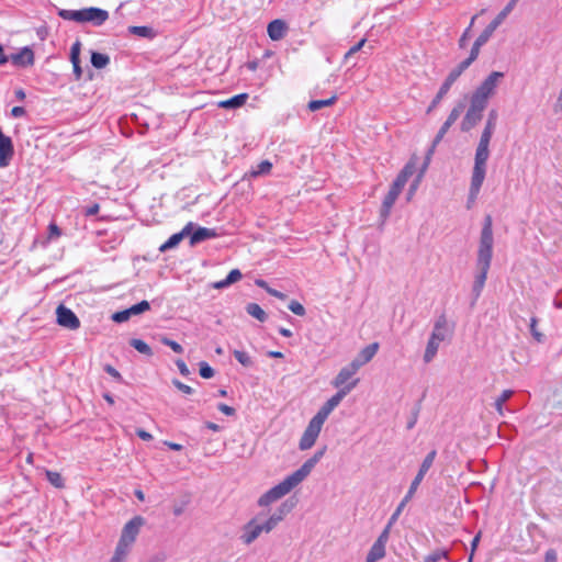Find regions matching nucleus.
<instances>
[{
	"instance_id": "nucleus-48",
	"label": "nucleus",
	"mask_w": 562,
	"mask_h": 562,
	"mask_svg": "<svg viewBox=\"0 0 562 562\" xmlns=\"http://www.w3.org/2000/svg\"><path fill=\"white\" fill-rule=\"evenodd\" d=\"M200 375L204 379L214 376V370L204 361L200 362Z\"/></svg>"
},
{
	"instance_id": "nucleus-35",
	"label": "nucleus",
	"mask_w": 562,
	"mask_h": 562,
	"mask_svg": "<svg viewBox=\"0 0 562 562\" xmlns=\"http://www.w3.org/2000/svg\"><path fill=\"white\" fill-rule=\"evenodd\" d=\"M512 390H504L502 394L495 400V408L499 415H504V404L513 396Z\"/></svg>"
},
{
	"instance_id": "nucleus-24",
	"label": "nucleus",
	"mask_w": 562,
	"mask_h": 562,
	"mask_svg": "<svg viewBox=\"0 0 562 562\" xmlns=\"http://www.w3.org/2000/svg\"><path fill=\"white\" fill-rule=\"evenodd\" d=\"M247 100H248V94L240 93V94L234 95L231 99L220 102L218 105L221 108H225V109H237V108H240L241 105H244Z\"/></svg>"
},
{
	"instance_id": "nucleus-59",
	"label": "nucleus",
	"mask_w": 562,
	"mask_h": 562,
	"mask_svg": "<svg viewBox=\"0 0 562 562\" xmlns=\"http://www.w3.org/2000/svg\"><path fill=\"white\" fill-rule=\"evenodd\" d=\"M176 366H177L179 372L183 376H188L190 374V370L183 360H181V359L176 360Z\"/></svg>"
},
{
	"instance_id": "nucleus-4",
	"label": "nucleus",
	"mask_w": 562,
	"mask_h": 562,
	"mask_svg": "<svg viewBox=\"0 0 562 562\" xmlns=\"http://www.w3.org/2000/svg\"><path fill=\"white\" fill-rule=\"evenodd\" d=\"M436 456H437V451L436 450H431L425 457V459L423 460L416 476L414 477V480L411 483V486H409L405 497L402 499V502L398 504L397 508L395 509V512L391 516V520L392 521H396L397 520L398 516L401 515V513L404 509V507L406 506V504L412 499V497L414 496L415 492L417 491L419 484L424 480L426 473L432 467L434 461L436 459Z\"/></svg>"
},
{
	"instance_id": "nucleus-53",
	"label": "nucleus",
	"mask_w": 562,
	"mask_h": 562,
	"mask_svg": "<svg viewBox=\"0 0 562 562\" xmlns=\"http://www.w3.org/2000/svg\"><path fill=\"white\" fill-rule=\"evenodd\" d=\"M243 274L238 269H233L226 277L227 283H235L241 279Z\"/></svg>"
},
{
	"instance_id": "nucleus-60",
	"label": "nucleus",
	"mask_w": 562,
	"mask_h": 562,
	"mask_svg": "<svg viewBox=\"0 0 562 562\" xmlns=\"http://www.w3.org/2000/svg\"><path fill=\"white\" fill-rule=\"evenodd\" d=\"M434 328L435 329L446 330V328H447V318H446L445 315H440L437 318V321L435 322Z\"/></svg>"
},
{
	"instance_id": "nucleus-45",
	"label": "nucleus",
	"mask_w": 562,
	"mask_h": 562,
	"mask_svg": "<svg viewBox=\"0 0 562 562\" xmlns=\"http://www.w3.org/2000/svg\"><path fill=\"white\" fill-rule=\"evenodd\" d=\"M537 323H538V319L536 317H531L530 319V333L532 335V337L538 341V342H542L543 341V334H541L538 329H537Z\"/></svg>"
},
{
	"instance_id": "nucleus-18",
	"label": "nucleus",
	"mask_w": 562,
	"mask_h": 562,
	"mask_svg": "<svg viewBox=\"0 0 562 562\" xmlns=\"http://www.w3.org/2000/svg\"><path fill=\"white\" fill-rule=\"evenodd\" d=\"M358 370L359 369L356 368V364L350 362L348 366L340 369L331 384L340 390L345 385L349 384L347 383L348 380H350L358 372Z\"/></svg>"
},
{
	"instance_id": "nucleus-19",
	"label": "nucleus",
	"mask_w": 562,
	"mask_h": 562,
	"mask_svg": "<svg viewBox=\"0 0 562 562\" xmlns=\"http://www.w3.org/2000/svg\"><path fill=\"white\" fill-rule=\"evenodd\" d=\"M267 32L272 41H279L286 33V24L282 20H273L268 24Z\"/></svg>"
},
{
	"instance_id": "nucleus-11",
	"label": "nucleus",
	"mask_w": 562,
	"mask_h": 562,
	"mask_svg": "<svg viewBox=\"0 0 562 562\" xmlns=\"http://www.w3.org/2000/svg\"><path fill=\"white\" fill-rule=\"evenodd\" d=\"M291 509L292 505L284 502L268 517L261 514V526L265 528V533L271 532L285 518Z\"/></svg>"
},
{
	"instance_id": "nucleus-2",
	"label": "nucleus",
	"mask_w": 562,
	"mask_h": 562,
	"mask_svg": "<svg viewBox=\"0 0 562 562\" xmlns=\"http://www.w3.org/2000/svg\"><path fill=\"white\" fill-rule=\"evenodd\" d=\"M493 246L494 237L492 217L490 215H486L481 231L476 256L477 271L475 273L472 286V292L475 299H477L481 295L483 288L485 285V281L487 279V273L493 258Z\"/></svg>"
},
{
	"instance_id": "nucleus-42",
	"label": "nucleus",
	"mask_w": 562,
	"mask_h": 562,
	"mask_svg": "<svg viewBox=\"0 0 562 562\" xmlns=\"http://www.w3.org/2000/svg\"><path fill=\"white\" fill-rule=\"evenodd\" d=\"M463 109H464V104L463 103L457 104L451 110L450 114L448 115V117L446 120V123L451 126L459 119V116L462 113Z\"/></svg>"
},
{
	"instance_id": "nucleus-58",
	"label": "nucleus",
	"mask_w": 562,
	"mask_h": 562,
	"mask_svg": "<svg viewBox=\"0 0 562 562\" xmlns=\"http://www.w3.org/2000/svg\"><path fill=\"white\" fill-rule=\"evenodd\" d=\"M430 338L438 342H441L446 339V330L434 328Z\"/></svg>"
},
{
	"instance_id": "nucleus-56",
	"label": "nucleus",
	"mask_w": 562,
	"mask_h": 562,
	"mask_svg": "<svg viewBox=\"0 0 562 562\" xmlns=\"http://www.w3.org/2000/svg\"><path fill=\"white\" fill-rule=\"evenodd\" d=\"M128 553L121 551L119 549H115L113 557L111 558L110 562H125Z\"/></svg>"
},
{
	"instance_id": "nucleus-13",
	"label": "nucleus",
	"mask_w": 562,
	"mask_h": 562,
	"mask_svg": "<svg viewBox=\"0 0 562 562\" xmlns=\"http://www.w3.org/2000/svg\"><path fill=\"white\" fill-rule=\"evenodd\" d=\"M486 176V170L474 168L472 169L469 194H468V203L467 207L471 209L472 204L476 201L482 184L484 182Z\"/></svg>"
},
{
	"instance_id": "nucleus-46",
	"label": "nucleus",
	"mask_w": 562,
	"mask_h": 562,
	"mask_svg": "<svg viewBox=\"0 0 562 562\" xmlns=\"http://www.w3.org/2000/svg\"><path fill=\"white\" fill-rule=\"evenodd\" d=\"M367 40L362 38L357 44H355L352 47L349 48V50L345 54L344 59L345 61H348V59L353 56L356 53H358L366 44Z\"/></svg>"
},
{
	"instance_id": "nucleus-41",
	"label": "nucleus",
	"mask_w": 562,
	"mask_h": 562,
	"mask_svg": "<svg viewBox=\"0 0 562 562\" xmlns=\"http://www.w3.org/2000/svg\"><path fill=\"white\" fill-rule=\"evenodd\" d=\"M234 357L244 367L248 368L254 364L251 357L245 351L234 350Z\"/></svg>"
},
{
	"instance_id": "nucleus-26",
	"label": "nucleus",
	"mask_w": 562,
	"mask_h": 562,
	"mask_svg": "<svg viewBox=\"0 0 562 562\" xmlns=\"http://www.w3.org/2000/svg\"><path fill=\"white\" fill-rule=\"evenodd\" d=\"M439 345H440V342H438L429 337V340L427 342V346H426V349L424 352V361L426 363H429L434 360V358L436 357V355L438 352Z\"/></svg>"
},
{
	"instance_id": "nucleus-25",
	"label": "nucleus",
	"mask_w": 562,
	"mask_h": 562,
	"mask_svg": "<svg viewBox=\"0 0 562 562\" xmlns=\"http://www.w3.org/2000/svg\"><path fill=\"white\" fill-rule=\"evenodd\" d=\"M385 555V547L384 544L380 543H373L370 551L367 554L366 561L367 562H376L384 558Z\"/></svg>"
},
{
	"instance_id": "nucleus-63",
	"label": "nucleus",
	"mask_w": 562,
	"mask_h": 562,
	"mask_svg": "<svg viewBox=\"0 0 562 562\" xmlns=\"http://www.w3.org/2000/svg\"><path fill=\"white\" fill-rule=\"evenodd\" d=\"M218 411H221L223 414L227 415V416H232L235 414V409L232 407V406H228L226 404H220L217 406Z\"/></svg>"
},
{
	"instance_id": "nucleus-57",
	"label": "nucleus",
	"mask_w": 562,
	"mask_h": 562,
	"mask_svg": "<svg viewBox=\"0 0 562 562\" xmlns=\"http://www.w3.org/2000/svg\"><path fill=\"white\" fill-rule=\"evenodd\" d=\"M74 68V75L76 80H80L82 77V68L80 66V59L70 60Z\"/></svg>"
},
{
	"instance_id": "nucleus-1",
	"label": "nucleus",
	"mask_w": 562,
	"mask_h": 562,
	"mask_svg": "<svg viewBox=\"0 0 562 562\" xmlns=\"http://www.w3.org/2000/svg\"><path fill=\"white\" fill-rule=\"evenodd\" d=\"M326 447L317 450L314 456L307 459L296 471L263 493L258 499V505L260 507H267L289 494L310 475L315 465L324 457Z\"/></svg>"
},
{
	"instance_id": "nucleus-31",
	"label": "nucleus",
	"mask_w": 562,
	"mask_h": 562,
	"mask_svg": "<svg viewBox=\"0 0 562 562\" xmlns=\"http://www.w3.org/2000/svg\"><path fill=\"white\" fill-rule=\"evenodd\" d=\"M272 169V164L269 160H262L259 162L256 167H254L250 171V176L256 178L259 176L268 175L270 173Z\"/></svg>"
},
{
	"instance_id": "nucleus-54",
	"label": "nucleus",
	"mask_w": 562,
	"mask_h": 562,
	"mask_svg": "<svg viewBox=\"0 0 562 562\" xmlns=\"http://www.w3.org/2000/svg\"><path fill=\"white\" fill-rule=\"evenodd\" d=\"M172 383L179 391H181L184 394L190 395L193 393V389L191 386L180 382L179 380H173Z\"/></svg>"
},
{
	"instance_id": "nucleus-40",
	"label": "nucleus",
	"mask_w": 562,
	"mask_h": 562,
	"mask_svg": "<svg viewBox=\"0 0 562 562\" xmlns=\"http://www.w3.org/2000/svg\"><path fill=\"white\" fill-rule=\"evenodd\" d=\"M477 56L479 53L471 48L470 56L467 59L462 60L457 67H454V69L462 75V72L471 66V64L477 58Z\"/></svg>"
},
{
	"instance_id": "nucleus-16",
	"label": "nucleus",
	"mask_w": 562,
	"mask_h": 562,
	"mask_svg": "<svg viewBox=\"0 0 562 562\" xmlns=\"http://www.w3.org/2000/svg\"><path fill=\"white\" fill-rule=\"evenodd\" d=\"M414 171H415L414 164L413 162L406 164L405 167L401 170V172L397 175V177L393 181L390 189L395 191L396 193L401 194L403 188L407 183L408 179L413 176Z\"/></svg>"
},
{
	"instance_id": "nucleus-3",
	"label": "nucleus",
	"mask_w": 562,
	"mask_h": 562,
	"mask_svg": "<svg viewBox=\"0 0 562 562\" xmlns=\"http://www.w3.org/2000/svg\"><path fill=\"white\" fill-rule=\"evenodd\" d=\"M58 15L67 21H75L79 23L91 22L95 26L102 25L109 19V12L100 8H86L81 10H66L61 9Z\"/></svg>"
},
{
	"instance_id": "nucleus-37",
	"label": "nucleus",
	"mask_w": 562,
	"mask_h": 562,
	"mask_svg": "<svg viewBox=\"0 0 562 562\" xmlns=\"http://www.w3.org/2000/svg\"><path fill=\"white\" fill-rule=\"evenodd\" d=\"M47 481L57 488H63L65 486L64 479L60 473L55 471H46Z\"/></svg>"
},
{
	"instance_id": "nucleus-43",
	"label": "nucleus",
	"mask_w": 562,
	"mask_h": 562,
	"mask_svg": "<svg viewBox=\"0 0 562 562\" xmlns=\"http://www.w3.org/2000/svg\"><path fill=\"white\" fill-rule=\"evenodd\" d=\"M160 342L165 346H168L170 347L175 352L177 353H182L183 352V348L180 344H178L177 341L166 337V336H162L160 338Z\"/></svg>"
},
{
	"instance_id": "nucleus-55",
	"label": "nucleus",
	"mask_w": 562,
	"mask_h": 562,
	"mask_svg": "<svg viewBox=\"0 0 562 562\" xmlns=\"http://www.w3.org/2000/svg\"><path fill=\"white\" fill-rule=\"evenodd\" d=\"M461 76L454 68L449 72L446 80L443 81L445 85L451 88V86L456 82V80Z\"/></svg>"
},
{
	"instance_id": "nucleus-51",
	"label": "nucleus",
	"mask_w": 562,
	"mask_h": 562,
	"mask_svg": "<svg viewBox=\"0 0 562 562\" xmlns=\"http://www.w3.org/2000/svg\"><path fill=\"white\" fill-rule=\"evenodd\" d=\"M448 552L447 551H436L428 557H426L425 562H438L439 560L447 558Z\"/></svg>"
},
{
	"instance_id": "nucleus-61",
	"label": "nucleus",
	"mask_w": 562,
	"mask_h": 562,
	"mask_svg": "<svg viewBox=\"0 0 562 562\" xmlns=\"http://www.w3.org/2000/svg\"><path fill=\"white\" fill-rule=\"evenodd\" d=\"M470 36H471L470 27H468V29H465V31L463 32V34L459 38V47L460 48H464L467 46V43H468Z\"/></svg>"
},
{
	"instance_id": "nucleus-50",
	"label": "nucleus",
	"mask_w": 562,
	"mask_h": 562,
	"mask_svg": "<svg viewBox=\"0 0 562 562\" xmlns=\"http://www.w3.org/2000/svg\"><path fill=\"white\" fill-rule=\"evenodd\" d=\"M132 316V313L130 312V308L116 312L113 314L112 319L116 323H123L126 322Z\"/></svg>"
},
{
	"instance_id": "nucleus-64",
	"label": "nucleus",
	"mask_w": 562,
	"mask_h": 562,
	"mask_svg": "<svg viewBox=\"0 0 562 562\" xmlns=\"http://www.w3.org/2000/svg\"><path fill=\"white\" fill-rule=\"evenodd\" d=\"M558 559L557 552L553 549H549L544 554V562H555Z\"/></svg>"
},
{
	"instance_id": "nucleus-6",
	"label": "nucleus",
	"mask_w": 562,
	"mask_h": 562,
	"mask_svg": "<svg viewBox=\"0 0 562 562\" xmlns=\"http://www.w3.org/2000/svg\"><path fill=\"white\" fill-rule=\"evenodd\" d=\"M504 78V72L492 71L472 93L471 99L487 105L488 99L494 95L498 82Z\"/></svg>"
},
{
	"instance_id": "nucleus-47",
	"label": "nucleus",
	"mask_w": 562,
	"mask_h": 562,
	"mask_svg": "<svg viewBox=\"0 0 562 562\" xmlns=\"http://www.w3.org/2000/svg\"><path fill=\"white\" fill-rule=\"evenodd\" d=\"M289 310L297 316L305 315V307L297 301H291L289 304Z\"/></svg>"
},
{
	"instance_id": "nucleus-30",
	"label": "nucleus",
	"mask_w": 562,
	"mask_h": 562,
	"mask_svg": "<svg viewBox=\"0 0 562 562\" xmlns=\"http://www.w3.org/2000/svg\"><path fill=\"white\" fill-rule=\"evenodd\" d=\"M246 312L258 319L259 322H265L267 319V313L260 307L257 303H249L246 306Z\"/></svg>"
},
{
	"instance_id": "nucleus-14",
	"label": "nucleus",
	"mask_w": 562,
	"mask_h": 562,
	"mask_svg": "<svg viewBox=\"0 0 562 562\" xmlns=\"http://www.w3.org/2000/svg\"><path fill=\"white\" fill-rule=\"evenodd\" d=\"M57 323L61 327L70 330L78 329L80 327V321L76 314L68 307L59 305L56 310Z\"/></svg>"
},
{
	"instance_id": "nucleus-38",
	"label": "nucleus",
	"mask_w": 562,
	"mask_h": 562,
	"mask_svg": "<svg viewBox=\"0 0 562 562\" xmlns=\"http://www.w3.org/2000/svg\"><path fill=\"white\" fill-rule=\"evenodd\" d=\"M477 56L479 53L471 48L470 56L467 59L462 60L457 67H454V69L462 75V72L471 66V64L477 58Z\"/></svg>"
},
{
	"instance_id": "nucleus-17",
	"label": "nucleus",
	"mask_w": 562,
	"mask_h": 562,
	"mask_svg": "<svg viewBox=\"0 0 562 562\" xmlns=\"http://www.w3.org/2000/svg\"><path fill=\"white\" fill-rule=\"evenodd\" d=\"M379 350V344L372 342L366 346L355 357L351 363L356 364V368L360 369L366 363L370 362L373 357L376 355Z\"/></svg>"
},
{
	"instance_id": "nucleus-20",
	"label": "nucleus",
	"mask_w": 562,
	"mask_h": 562,
	"mask_svg": "<svg viewBox=\"0 0 562 562\" xmlns=\"http://www.w3.org/2000/svg\"><path fill=\"white\" fill-rule=\"evenodd\" d=\"M498 25L494 23L493 21L483 30V32L477 36L475 40L472 49L480 54L481 47L487 43V41L491 38L493 33L496 31Z\"/></svg>"
},
{
	"instance_id": "nucleus-62",
	"label": "nucleus",
	"mask_w": 562,
	"mask_h": 562,
	"mask_svg": "<svg viewBox=\"0 0 562 562\" xmlns=\"http://www.w3.org/2000/svg\"><path fill=\"white\" fill-rule=\"evenodd\" d=\"M48 232H49V238L59 237L61 234L59 227L54 223L49 224Z\"/></svg>"
},
{
	"instance_id": "nucleus-34",
	"label": "nucleus",
	"mask_w": 562,
	"mask_h": 562,
	"mask_svg": "<svg viewBox=\"0 0 562 562\" xmlns=\"http://www.w3.org/2000/svg\"><path fill=\"white\" fill-rule=\"evenodd\" d=\"M337 98L336 95H333L331 98L329 99H325V100H312L308 102V110L311 111H318L325 106H330L333 105L335 102H336Z\"/></svg>"
},
{
	"instance_id": "nucleus-49",
	"label": "nucleus",
	"mask_w": 562,
	"mask_h": 562,
	"mask_svg": "<svg viewBox=\"0 0 562 562\" xmlns=\"http://www.w3.org/2000/svg\"><path fill=\"white\" fill-rule=\"evenodd\" d=\"M395 521H392L390 519L387 526L384 528V530L381 532V535L379 536V538L375 540V543H380V544H386L387 540H389V535H390V529H391V526L394 524Z\"/></svg>"
},
{
	"instance_id": "nucleus-9",
	"label": "nucleus",
	"mask_w": 562,
	"mask_h": 562,
	"mask_svg": "<svg viewBox=\"0 0 562 562\" xmlns=\"http://www.w3.org/2000/svg\"><path fill=\"white\" fill-rule=\"evenodd\" d=\"M323 425H324V423L316 419L315 417H313L310 420L307 427L305 428V430L300 439V442H299L300 450H302V451L308 450L315 445V442L321 434V430L323 428Z\"/></svg>"
},
{
	"instance_id": "nucleus-28",
	"label": "nucleus",
	"mask_w": 562,
	"mask_h": 562,
	"mask_svg": "<svg viewBox=\"0 0 562 562\" xmlns=\"http://www.w3.org/2000/svg\"><path fill=\"white\" fill-rule=\"evenodd\" d=\"M127 30L130 34L144 38H153L156 35L155 31L149 26H128Z\"/></svg>"
},
{
	"instance_id": "nucleus-33",
	"label": "nucleus",
	"mask_w": 562,
	"mask_h": 562,
	"mask_svg": "<svg viewBox=\"0 0 562 562\" xmlns=\"http://www.w3.org/2000/svg\"><path fill=\"white\" fill-rule=\"evenodd\" d=\"M130 345L135 348L138 352L147 356V357H151L153 356V350L151 348L149 347L148 344H146L144 340L142 339H138V338H133L131 339L130 341Z\"/></svg>"
},
{
	"instance_id": "nucleus-21",
	"label": "nucleus",
	"mask_w": 562,
	"mask_h": 562,
	"mask_svg": "<svg viewBox=\"0 0 562 562\" xmlns=\"http://www.w3.org/2000/svg\"><path fill=\"white\" fill-rule=\"evenodd\" d=\"M217 234L214 229L212 228H206V227H199L196 231H194L191 235H190V244L192 246L196 245V244H200L206 239H211V238H214L216 237Z\"/></svg>"
},
{
	"instance_id": "nucleus-5",
	"label": "nucleus",
	"mask_w": 562,
	"mask_h": 562,
	"mask_svg": "<svg viewBox=\"0 0 562 562\" xmlns=\"http://www.w3.org/2000/svg\"><path fill=\"white\" fill-rule=\"evenodd\" d=\"M144 524L145 519L142 516H135L128 520L122 529L121 537L115 549L130 553Z\"/></svg>"
},
{
	"instance_id": "nucleus-36",
	"label": "nucleus",
	"mask_w": 562,
	"mask_h": 562,
	"mask_svg": "<svg viewBox=\"0 0 562 562\" xmlns=\"http://www.w3.org/2000/svg\"><path fill=\"white\" fill-rule=\"evenodd\" d=\"M449 90H450V87H448L445 83L441 85L438 93L436 94V97L431 101L430 105L428 106L427 113L432 112L437 108V105L440 103V101L443 99V97L449 92Z\"/></svg>"
},
{
	"instance_id": "nucleus-7",
	"label": "nucleus",
	"mask_w": 562,
	"mask_h": 562,
	"mask_svg": "<svg viewBox=\"0 0 562 562\" xmlns=\"http://www.w3.org/2000/svg\"><path fill=\"white\" fill-rule=\"evenodd\" d=\"M358 382L359 380L356 379L349 382L348 385L341 387L335 395L324 403L314 417L322 423H325L330 413L341 403L344 397L357 386Z\"/></svg>"
},
{
	"instance_id": "nucleus-23",
	"label": "nucleus",
	"mask_w": 562,
	"mask_h": 562,
	"mask_svg": "<svg viewBox=\"0 0 562 562\" xmlns=\"http://www.w3.org/2000/svg\"><path fill=\"white\" fill-rule=\"evenodd\" d=\"M398 193H396L395 191L393 190H389L387 194L385 195L383 202H382V205H381V211H380V216L383 218V221H385L390 214H391V210L394 205V203L396 202L397 198H398Z\"/></svg>"
},
{
	"instance_id": "nucleus-15",
	"label": "nucleus",
	"mask_w": 562,
	"mask_h": 562,
	"mask_svg": "<svg viewBox=\"0 0 562 562\" xmlns=\"http://www.w3.org/2000/svg\"><path fill=\"white\" fill-rule=\"evenodd\" d=\"M34 52L29 46L21 48L18 53L10 55V61L16 67H30L34 65Z\"/></svg>"
},
{
	"instance_id": "nucleus-44",
	"label": "nucleus",
	"mask_w": 562,
	"mask_h": 562,
	"mask_svg": "<svg viewBox=\"0 0 562 562\" xmlns=\"http://www.w3.org/2000/svg\"><path fill=\"white\" fill-rule=\"evenodd\" d=\"M150 308V305L147 301H142L137 304H134L130 307V312L132 315H138L142 314Z\"/></svg>"
},
{
	"instance_id": "nucleus-29",
	"label": "nucleus",
	"mask_w": 562,
	"mask_h": 562,
	"mask_svg": "<svg viewBox=\"0 0 562 562\" xmlns=\"http://www.w3.org/2000/svg\"><path fill=\"white\" fill-rule=\"evenodd\" d=\"M451 126L449 124H447L446 122L442 124V126L439 128L436 137L434 138L432 140V144H431V147L429 148L428 153H427V161L430 159L431 155L434 154L435 151V148L437 147V145L441 142V139L443 138V136L447 134V132L449 131Z\"/></svg>"
},
{
	"instance_id": "nucleus-8",
	"label": "nucleus",
	"mask_w": 562,
	"mask_h": 562,
	"mask_svg": "<svg viewBox=\"0 0 562 562\" xmlns=\"http://www.w3.org/2000/svg\"><path fill=\"white\" fill-rule=\"evenodd\" d=\"M494 132L484 130L482 131L479 144L475 149L474 155V168L486 170L487 168V160L490 158L491 151H490V144L491 139L493 137Z\"/></svg>"
},
{
	"instance_id": "nucleus-39",
	"label": "nucleus",
	"mask_w": 562,
	"mask_h": 562,
	"mask_svg": "<svg viewBox=\"0 0 562 562\" xmlns=\"http://www.w3.org/2000/svg\"><path fill=\"white\" fill-rule=\"evenodd\" d=\"M477 56L479 53L471 48L470 56L467 59L462 60L457 67H454V69L462 75V72L471 66V64L477 58Z\"/></svg>"
},
{
	"instance_id": "nucleus-32",
	"label": "nucleus",
	"mask_w": 562,
	"mask_h": 562,
	"mask_svg": "<svg viewBox=\"0 0 562 562\" xmlns=\"http://www.w3.org/2000/svg\"><path fill=\"white\" fill-rule=\"evenodd\" d=\"M518 0H510L504 9L495 16L493 20L494 23H496L498 26L505 21V19L509 15V13L514 10L516 7Z\"/></svg>"
},
{
	"instance_id": "nucleus-27",
	"label": "nucleus",
	"mask_w": 562,
	"mask_h": 562,
	"mask_svg": "<svg viewBox=\"0 0 562 562\" xmlns=\"http://www.w3.org/2000/svg\"><path fill=\"white\" fill-rule=\"evenodd\" d=\"M110 64V57L105 54L92 52L91 65L97 69H102Z\"/></svg>"
},
{
	"instance_id": "nucleus-10",
	"label": "nucleus",
	"mask_w": 562,
	"mask_h": 562,
	"mask_svg": "<svg viewBox=\"0 0 562 562\" xmlns=\"http://www.w3.org/2000/svg\"><path fill=\"white\" fill-rule=\"evenodd\" d=\"M485 105L470 99V106L461 122V131L469 132L482 120V113Z\"/></svg>"
},
{
	"instance_id": "nucleus-52",
	"label": "nucleus",
	"mask_w": 562,
	"mask_h": 562,
	"mask_svg": "<svg viewBox=\"0 0 562 562\" xmlns=\"http://www.w3.org/2000/svg\"><path fill=\"white\" fill-rule=\"evenodd\" d=\"M80 49L81 43L80 41H76L70 48V60L80 59Z\"/></svg>"
},
{
	"instance_id": "nucleus-12",
	"label": "nucleus",
	"mask_w": 562,
	"mask_h": 562,
	"mask_svg": "<svg viewBox=\"0 0 562 562\" xmlns=\"http://www.w3.org/2000/svg\"><path fill=\"white\" fill-rule=\"evenodd\" d=\"M261 533H265V528L261 526V514L257 515L252 519H250L243 528V533L240 536V540L243 543L249 546L256 539L260 537Z\"/></svg>"
},
{
	"instance_id": "nucleus-22",
	"label": "nucleus",
	"mask_w": 562,
	"mask_h": 562,
	"mask_svg": "<svg viewBox=\"0 0 562 562\" xmlns=\"http://www.w3.org/2000/svg\"><path fill=\"white\" fill-rule=\"evenodd\" d=\"M191 227L192 223H189L180 233L170 236L169 239L160 246V251H166L168 249L176 247L184 236L190 234Z\"/></svg>"
}]
</instances>
